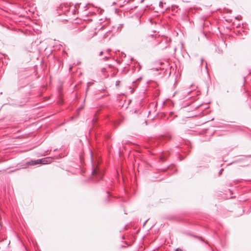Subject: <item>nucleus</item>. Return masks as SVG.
Instances as JSON below:
<instances>
[{"label":"nucleus","mask_w":251,"mask_h":251,"mask_svg":"<svg viewBox=\"0 0 251 251\" xmlns=\"http://www.w3.org/2000/svg\"><path fill=\"white\" fill-rule=\"evenodd\" d=\"M103 173L100 171L99 169L95 168L93 166L92 178L95 181H99L101 179L103 176Z\"/></svg>","instance_id":"1"},{"label":"nucleus","mask_w":251,"mask_h":251,"mask_svg":"<svg viewBox=\"0 0 251 251\" xmlns=\"http://www.w3.org/2000/svg\"><path fill=\"white\" fill-rule=\"evenodd\" d=\"M40 164H49L52 162L53 160V158L50 157H45L44 158L40 159Z\"/></svg>","instance_id":"2"},{"label":"nucleus","mask_w":251,"mask_h":251,"mask_svg":"<svg viewBox=\"0 0 251 251\" xmlns=\"http://www.w3.org/2000/svg\"><path fill=\"white\" fill-rule=\"evenodd\" d=\"M40 160L39 159H37V160H31V161H28L26 164L28 165H31V166H34V165H37V164H40Z\"/></svg>","instance_id":"3"},{"label":"nucleus","mask_w":251,"mask_h":251,"mask_svg":"<svg viewBox=\"0 0 251 251\" xmlns=\"http://www.w3.org/2000/svg\"><path fill=\"white\" fill-rule=\"evenodd\" d=\"M109 58V56H106L104 57V58H103V59L104 60H107Z\"/></svg>","instance_id":"4"},{"label":"nucleus","mask_w":251,"mask_h":251,"mask_svg":"<svg viewBox=\"0 0 251 251\" xmlns=\"http://www.w3.org/2000/svg\"><path fill=\"white\" fill-rule=\"evenodd\" d=\"M203 61H204L203 58H201V65L202 64Z\"/></svg>","instance_id":"5"},{"label":"nucleus","mask_w":251,"mask_h":251,"mask_svg":"<svg viewBox=\"0 0 251 251\" xmlns=\"http://www.w3.org/2000/svg\"><path fill=\"white\" fill-rule=\"evenodd\" d=\"M223 171V169H222L221 171L219 172V175H221L222 174V171Z\"/></svg>","instance_id":"6"},{"label":"nucleus","mask_w":251,"mask_h":251,"mask_svg":"<svg viewBox=\"0 0 251 251\" xmlns=\"http://www.w3.org/2000/svg\"><path fill=\"white\" fill-rule=\"evenodd\" d=\"M103 51H101L100 52V56H101L103 54Z\"/></svg>","instance_id":"7"},{"label":"nucleus","mask_w":251,"mask_h":251,"mask_svg":"<svg viewBox=\"0 0 251 251\" xmlns=\"http://www.w3.org/2000/svg\"><path fill=\"white\" fill-rule=\"evenodd\" d=\"M105 71H106V69L105 68H102V72H104Z\"/></svg>","instance_id":"8"},{"label":"nucleus","mask_w":251,"mask_h":251,"mask_svg":"<svg viewBox=\"0 0 251 251\" xmlns=\"http://www.w3.org/2000/svg\"><path fill=\"white\" fill-rule=\"evenodd\" d=\"M110 51H111V50H110V49H108V50H106V52H107V53H109V52H110Z\"/></svg>","instance_id":"9"},{"label":"nucleus","mask_w":251,"mask_h":251,"mask_svg":"<svg viewBox=\"0 0 251 251\" xmlns=\"http://www.w3.org/2000/svg\"><path fill=\"white\" fill-rule=\"evenodd\" d=\"M162 5H163V3H162V2H160L159 3V6H162Z\"/></svg>","instance_id":"10"},{"label":"nucleus","mask_w":251,"mask_h":251,"mask_svg":"<svg viewBox=\"0 0 251 251\" xmlns=\"http://www.w3.org/2000/svg\"><path fill=\"white\" fill-rule=\"evenodd\" d=\"M82 109V107H79V108L78 109V110H80V109Z\"/></svg>","instance_id":"11"},{"label":"nucleus","mask_w":251,"mask_h":251,"mask_svg":"<svg viewBox=\"0 0 251 251\" xmlns=\"http://www.w3.org/2000/svg\"><path fill=\"white\" fill-rule=\"evenodd\" d=\"M207 63H205V67L206 68L207 67Z\"/></svg>","instance_id":"12"},{"label":"nucleus","mask_w":251,"mask_h":251,"mask_svg":"<svg viewBox=\"0 0 251 251\" xmlns=\"http://www.w3.org/2000/svg\"><path fill=\"white\" fill-rule=\"evenodd\" d=\"M88 89H89V86L87 87V89L86 92L88 91Z\"/></svg>","instance_id":"13"}]
</instances>
